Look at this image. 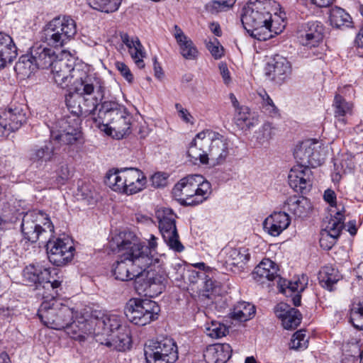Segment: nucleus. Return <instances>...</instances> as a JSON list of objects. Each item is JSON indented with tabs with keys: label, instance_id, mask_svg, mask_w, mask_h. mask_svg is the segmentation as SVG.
Returning a JSON list of instances; mask_svg holds the SVG:
<instances>
[{
	"label": "nucleus",
	"instance_id": "nucleus-55",
	"mask_svg": "<svg viewBox=\"0 0 363 363\" xmlns=\"http://www.w3.org/2000/svg\"><path fill=\"white\" fill-rule=\"evenodd\" d=\"M288 75L285 69H269L265 72L269 80L279 84H281Z\"/></svg>",
	"mask_w": 363,
	"mask_h": 363
},
{
	"label": "nucleus",
	"instance_id": "nucleus-11",
	"mask_svg": "<svg viewBox=\"0 0 363 363\" xmlns=\"http://www.w3.org/2000/svg\"><path fill=\"white\" fill-rule=\"evenodd\" d=\"M144 354L147 363H174L178 359L177 346L169 337L150 340L145 345Z\"/></svg>",
	"mask_w": 363,
	"mask_h": 363
},
{
	"label": "nucleus",
	"instance_id": "nucleus-54",
	"mask_svg": "<svg viewBox=\"0 0 363 363\" xmlns=\"http://www.w3.org/2000/svg\"><path fill=\"white\" fill-rule=\"evenodd\" d=\"M192 266L203 271V272H198L195 270H187V272L190 274L189 276L192 277V279H190V281L192 283L196 282L197 279H199L200 277H203L206 275V273H208L212 271V269L210 267L206 266L204 262H197L193 264Z\"/></svg>",
	"mask_w": 363,
	"mask_h": 363
},
{
	"label": "nucleus",
	"instance_id": "nucleus-6",
	"mask_svg": "<svg viewBox=\"0 0 363 363\" xmlns=\"http://www.w3.org/2000/svg\"><path fill=\"white\" fill-rule=\"evenodd\" d=\"M172 194L182 203L196 206L208 199L211 184L200 174L188 175L174 185Z\"/></svg>",
	"mask_w": 363,
	"mask_h": 363
},
{
	"label": "nucleus",
	"instance_id": "nucleus-28",
	"mask_svg": "<svg viewBox=\"0 0 363 363\" xmlns=\"http://www.w3.org/2000/svg\"><path fill=\"white\" fill-rule=\"evenodd\" d=\"M17 48L12 38L0 32V68H4L16 58Z\"/></svg>",
	"mask_w": 363,
	"mask_h": 363
},
{
	"label": "nucleus",
	"instance_id": "nucleus-50",
	"mask_svg": "<svg viewBox=\"0 0 363 363\" xmlns=\"http://www.w3.org/2000/svg\"><path fill=\"white\" fill-rule=\"evenodd\" d=\"M308 279L306 275L294 277L293 280L288 282L287 288L289 291L294 293H301L308 285Z\"/></svg>",
	"mask_w": 363,
	"mask_h": 363
},
{
	"label": "nucleus",
	"instance_id": "nucleus-53",
	"mask_svg": "<svg viewBox=\"0 0 363 363\" xmlns=\"http://www.w3.org/2000/svg\"><path fill=\"white\" fill-rule=\"evenodd\" d=\"M258 95L262 99V106L266 111H268L269 113H277V107L265 90L262 89L259 91Z\"/></svg>",
	"mask_w": 363,
	"mask_h": 363
},
{
	"label": "nucleus",
	"instance_id": "nucleus-51",
	"mask_svg": "<svg viewBox=\"0 0 363 363\" xmlns=\"http://www.w3.org/2000/svg\"><path fill=\"white\" fill-rule=\"evenodd\" d=\"M265 61L268 68H286L291 67L288 60L280 55L266 56Z\"/></svg>",
	"mask_w": 363,
	"mask_h": 363
},
{
	"label": "nucleus",
	"instance_id": "nucleus-15",
	"mask_svg": "<svg viewBox=\"0 0 363 363\" xmlns=\"http://www.w3.org/2000/svg\"><path fill=\"white\" fill-rule=\"evenodd\" d=\"M209 138L207 147L208 164L212 166L223 164L229 155V142L218 133L207 130Z\"/></svg>",
	"mask_w": 363,
	"mask_h": 363
},
{
	"label": "nucleus",
	"instance_id": "nucleus-24",
	"mask_svg": "<svg viewBox=\"0 0 363 363\" xmlns=\"http://www.w3.org/2000/svg\"><path fill=\"white\" fill-rule=\"evenodd\" d=\"M291 220L284 212H274L263 223L264 229L272 236L279 235L290 225Z\"/></svg>",
	"mask_w": 363,
	"mask_h": 363
},
{
	"label": "nucleus",
	"instance_id": "nucleus-17",
	"mask_svg": "<svg viewBox=\"0 0 363 363\" xmlns=\"http://www.w3.org/2000/svg\"><path fill=\"white\" fill-rule=\"evenodd\" d=\"M320 145L318 142L314 140H307L302 142L294 150V157L299 164L309 167H315L322 164L324 158L318 151Z\"/></svg>",
	"mask_w": 363,
	"mask_h": 363
},
{
	"label": "nucleus",
	"instance_id": "nucleus-29",
	"mask_svg": "<svg viewBox=\"0 0 363 363\" xmlns=\"http://www.w3.org/2000/svg\"><path fill=\"white\" fill-rule=\"evenodd\" d=\"M330 218H328L325 223V228L322 230L323 233H326L333 235L334 238H339L341 231L345 227V209L341 206V209L337 211L330 210Z\"/></svg>",
	"mask_w": 363,
	"mask_h": 363
},
{
	"label": "nucleus",
	"instance_id": "nucleus-33",
	"mask_svg": "<svg viewBox=\"0 0 363 363\" xmlns=\"http://www.w3.org/2000/svg\"><path fill=\"white\" fill-rule=\"evenodd\" d=\"M280 309L283 313L279 314L281 319L282 325L286 330H293L296 328L301 321V314L298 310L289 308L286 304H281Z\"/></svg>",
	"mask_w": 363,
	"mask_h": 363
},
{
	"label": "nucleus",
	"instance_id": "nucleus-1",
	"mask_svg": "<svg viewBox=\"0 0 363 363\" xmlns=\"http://www.w3.org/2000/svg\"><path fill=\"white\" fill-rule=\"evenodd\" d=\"M267 0H250L242 9L241 21L245 30L259 40H267L284 30V21L278 22L268 11Z\"/></svg>",
	"mask_w": 363,
	"mask_h": 363
},
{
	"label": "nucleus",
	"instance_id": "nucleus-20",
	"mask_svg": "<svg viewBox=\"0 0 363 363\" xmlns=\"http://www.w3.org/2000/svg\"><path fill=\"white\" fill-rule=\"evenodd\" d=\"M206 135L207 130L199 133L189 145L187 155L195 164L197 161L203 164H208L207 147L210 139Z\"/></svg>",
	"mask_w": 363,
	"mask_h": 363
},
{
	"label": "nucleus",
	"instance_id": "nucleus-18",
	"mask_svg": "<svg viewBox=\"0 0 363 363\" xmlns=\"http://www.w3.org/2000/svg\"><path fill=\"white\" fill-rule=\"evenodd\" d=\"M324 26L318 21H310L301 25L298 30L299 43L307 47H317L323 41Z\"/></svg>",
	"mask_w": 363,
	"mask_h": 363
},
{
	"label": "nucleus",
	"instance_id": "nucleus-47",
	"mask_svg": "<svg viewBox=\"0 0 363 363\" xmlns=\"http://www.w3.org/2000/svg\"><path fill=\"white\" fill-rule=\"evenodd\" d=\"M206 335L212 338H220L225 336L228 333V328L223 323L217 321H211L206 327Z\"/></svg>",
	"mask_w": 363,
	"mask_h": 363
},
{
	"label": "nucleus",
	"instance_id": "nucleus-26",
	"mask_svg": "<svg viewBox=\"0 0 363 363\" xmlns=\"http://www.w3.org/2000/svg\"><path fill=\"white\" fill-rule=\"evenodd\" d=\"M48 275L42 276L41 278V287L44 291L38 293L39 295L44 294L50 296V297L55 298L58 296V291L61 290V285L63 281L62 276H59L57 269H47Z\"/></svg>",
	"mask_w": 363,
	"mask_h": 363
},
{
	"label": "nucleus",
	"instance_id": "nucleus-52",
	"mask_svg": "<svg viewBox=\"0 0 363 363\" xmlns=\"http://www.w3.org/2000/svg\"><path fill=\"white\" fill-rule=\"evenodd\" d=\"M206 48L215 59H220L224 54V50L217 38H213L206 43Z\"/></svg>",
	"mask_w": 363,
	"mask_h": 363
},
{
	"label": "nucleus",
	"instance_id": "nucleus-5",
	"mask_svg": "<svg viewBox=\"0 0 363 363\" xmlns=\"http://www.w3.org/2000/svg\"><path fill=\"white\" fill-rule=\"evenodd\" d=\"M43 301L38 311V315L41 322L47 326L55 330L67 329V333L74 339L77 336L72 332L71 327L76 323L73 320L74 311L72 308L63 304L57 297L41 294Z\"/></svg>",
	"mask_w": 363,
	"mask_h": 363
},
{
	"label": "nucleus",
	"instance_id": "nucleus-16",
	"mask_svg": "<svg viewBox=\"0 0 363 363\" xmlns=\"http://www.w3.org/2000/svg\"><path fill=\"white\" fill-rule=\"evenodd\" d=\"M43 220H46L44 225L47 224L50 231L53 232L54 225L43 213L36 211L24 213V240L31 243H35L38 240L40 236L45 232L39 223Z\"/></svg>",
	"mask_w": 363,
	"mask_h": 363
},
{
	"label": "nucleus",
	"instance_id": "nucleus-31",
	"mask_svg": "<svg viewBox=\"0 0 363 363\" xmlns=\"http://www.w3.org/2000/svg\"><path fill=\"white\" fill-rule=\"evenodd\" d=\"M48 274L47 268H43L38 264H30L24 268V284L34 286V289L40 290V277H45Z\"/></svg>",
	"mask_w": 363,
	"mask_h": 363
},
{
	"label": "nucleus",
	"instance_id": "nucleus-8",
	"mask_svg": "<svg viewBox=\"0 0 363 363\" xmlns=\"http://www.w3.org/2000/svg\"><path fill=\"white\" fill-rule=\"evenodd\" d=\"M28 61L36 68H75L81 67L82 62L69 52L62 50L56 55L55 52L41 45L30 49Z\"/></svg>",
	"mask_w": 363,
	"mask_h": 363
},
{
	"label": "nucleus",
	"instance_id": "nucleus-39",
	"mask_svg": "<svg viewBox=\"0 0 363 363\" xmlns=\"http://www.w3.org/2000/svg\"><path fill=\"white\" fill-rule=\"evenodd\" d=\"M276 128L270 122H265L255 132L254 138L255 139L257 145L263 146L268 145L269 141L275 135Z\"/></svg>",
	"mask_w": 363,
	"mask_h": 363
},
{
	"label": "nucleus",
	"instance_id": "nucleus-57",
	"mask_svg": "<svg viewBox=\"0 0 363 363\" xmlns=\"http://www.w3.org/2000/svg\"><path fill=\"white\" fill-rule=\"evenodd\" d=\"M337 238H334L333 235L327 234L326 233L321 232L319 241L320 245L323 250H329L336 243Z\"/></svg>",
	"mask_w": 363,
	"mask_h": 363
},
{
	"label": "nucleus",
	"instance_id": "nucleus-62",
	"mask_svg": "<svg viewBox=\"0 0 363 363\" xmlns=\"http://www.w3.org/2000/svg\"><path fill=\"white\" fill-rule=\"evenodd\" d=\"M167 177L164 174L156 173L152 177V184L156 187L164 186L166 184Z\"/></svg>",
	"mask_w": 363,
	"mask_h": 363
},
{
	"label": "nucleus",
	"instance_id": "nucleus-3",
	"mask_svg": "<svg viewBox=\"0 0 363 363\" xmlns=\"http://www.w3.org/2000/svg\"><path fill=\"white\" fill-rule=\"evenodd\" d=\"M104 87L101 79L95 73L81 77L74 92L66 96V105L69 111L86 117L94 114L104 96Z\"/></svg>",
	"mask_w": 363,
	"mask_h": 363
},
{
	"label": "nucleus",
	"instance_id": "nucleus-58",
	"mask_svg": "<svg viewBox=\"0 0 363 363\" xmlns=\"http://www.w3.org/2000/svg\"><path fill=\"white\" fill-rule=\"evenodd\" d=\"M200 278L204 279L202 296L206 297L208 299H211L212 292L214 289L213 281L211 278H208V275H204L203 277H200Z\"/></svg>",
	"mask_w": 363,
	"mask_h": 363
},
{
	"label": "nucleus",
	"instance_id": "nucleus-41",
	"mask_svg": "<svg viewBox=\"0 0 363 363\" xmlns=\"http://www.w3.org/2000/svg\"><path fill=\"white\" fill-rule=\"evenodd\" d=\"M122 0H86L93 9L101 12L111 13L117 11Z\"/></svg>",
	"mask_w": 363,
	"mask_h": 363
},
{
	"label": "nucleus",
	"instance_id": "nucleus-49",
	"mask_svg": "<svg viewBox=\"0 0 363 363\" xmlns=\"http://www.w3.org/2000/svg\"><path fill=\"white\" fill-rule=\"evenodd\" d=\"M308 341L306 338L305 332L296 331L292 336L289 343V348L296 350H305L308 347Z\"/></svg>",
	"mask_w": 363,
	"mask_h": 363
},
{
	"label": "nucleus",
	"instance_id": "nucleus-40",
	"mask_svg": "<svg viewBox=\"0 0 363 363\" xmlns=\"http://www.w3.org/2000/svg\"><path fill=\"white\" fill-rule=\"evenodd\" d=\"M350 322L358 329L363 330V298H354L350 309Z\"/></svg>",
	"mask_w": 363,
	"mask_h": 363
},
{
	"label": "nucleus",
	"instance_id": "nucleus-2",
	"mask_svg": "<svg viewBox=\"0 0 363 363\" xmlns=\"http://www.w3.org/2000/svg\"><path fill=\"white\" fill-rule=\"evenodd\" d=\"M119 250H125L113 264L112 274L115 279L122 281L134 279V284L143 278L141 269L148 268L152 263L149 250L141 243L123 240L118 245Z\"/></svg>",
	"mask_w": 363,
	"mask_h": 363
},
{
	"label": "nucleus",
	"instance_id": "nucleus-48",
	"mask_svg": "<svg viewBox=\"0 0 363 363\" xmlns=\"http://www.w3.org/2000/svg\"><path fill=\"white\" fill-rule=\"evenodd\" d=\"M128 53L137 67L139 68L145 67L144 59L146 57L147 54L141 42L136 43V45L128 51Z\"/></svg>",
	"mask_w": 363,
	"mask_h": 363
},
{
	"label": "nucleus",
	"instance_id": "nucleus-30",
	"mask_svg": "<svg viewBox=\"0 0 363 363\" xmlns=\"http://www.w3.org/2000/svg\"><path fill=\"white\" fill-rule=\"evenodd\" d=\"M234 121L241 130H250L259 123V116L250 112L247 106H242L235 111Z\"/></svg>",
	"mask_w": 363,
	"mask_h": 363
},
{
	"label": "nucleus",
	"instance_id": "nucleus-7",
	"mask_svg": "<svg viewBox=\"0 0 363 363\" xmlns=\"http://www.w3.org/2000/svg\"><path fill=\"white\" fill-rule=\"evenodd\" d=\"M147 179L143 172L137 168L111 170L106 174L105 183L113 191L132 195L142 191Z\"/></svg>",
	"mask_w": 363,
	"mask_h": 363
},
{
	"label": "nucleus",
	"instance_id": "nucleus-22",
	"mask_svg": "<svg viewBox=\"0 0 363 363\" xmlns=\"http://www.w3.org/2000/svg\"><path fill=\"white\" fill-rule=\"evenodd\" d=\"M278 265L272 260L265 258L255 268L252 277L260 284H265L267 281H272L279 278Z\"/></svg>",
	"mask_w": 363,
	"mask_h": 363
},
{
	"label": "nucleus",
	"instance_id": "nucleus-34",
	"mask_svg": "<svg viewBox=\"0 0 363 363\" xmlns=\"http://www.w3.org/2000/svg\"><path fill=\"white\" fill-rule=\"evenodd\" d=\"M223 253L225 255V262L228 265L238 266L247 262L250 257L248 249L235 248L230 246H226L223 249Z\"/></svg>",
	"mask_w": 363,
	"mask_h": 363
},
{
	"label": "nucleus",
	"instance_id": "nucleus-14",
	"mask_svg": "<svg viewBox=\"0 0 363 363\" xmlns=\"http://www.w3.org/2000/svg\"><path fill=\"white\" fill-rule=\"evenodd\" d=\"M142 269L143 278L135 284V289L138 294H144L151 297L160 294L165 289L167 281V275L162 271Z\"/></svg>",
	"mask_w": 363,
	"mask_h": 363
},
{
	"label": "nucleus",
	"instance_id": "nucleus-59",
	"mask_svg": "<svg viewBox=\"0 0 363 363\" xmlns=\"http://www.w3.org/2000/svg\"><path fill=\"white\" fill-rule=\"evenodd\" d=\"M120 37L121 42L126 47L128 52L135 45L136 43L140 42L139 38L137 36H130L126 33H121Z\"/></svg>",
	"mask_w": 363,
	"mask_h": 363
},
{
	"label": "nucleus",
	"instance_id": "nucleus-45",
	"mask_svg": "<svg viewBox=\"0 0 363 363\" xmlns=\"http://www.w3.org/2000/svg\"><path fill=\"white\" fill-rule=\"evenodd\" d=\"M71 113V116H67L64 118H61L58 121L60 129H62V131L70 130V131H77L79 130L80 128V119L79 117L82 116V115H78L74 113Z\"/></svg>",
	"mask_w": 363,
	"mask_h": 363
},
{
	"label": "nucleus",
	"instance_id": "nucleus-63",
	"mask_svg": "<svg viewBox=\"0 0 363 363\" xmlns=\"http://www.w3.org/2000/svg\"><path fill=\"white\" fill-rule=\"evenodd\" d=\"M220 6L218 1H211L206 4L205 8L208 12L212 14H216L219 12H222Z\"/></svg>",
	"mask_w": 363,
	"mask_h": 363
},
{
	"label": "nucleus",
	"instance_id": "nucleus-32",
	"mask_svg": "<svg viewBox=\"0 0 363 363\" xmlns=\"http://www.w3.org/2000/svg\"><path fill=\"white\" fill-rule=\"evenodd\" d=\"M285 205L288 206V211L298 218L306 217L311 209L310 201L303 196H290Z\"/></svg>",
	"mask_w": 363,
	"mask_h": 363
},
{
	"label": "nucleus",
	"instance_id": "nucleus-43",
	"mask_svg": "<svg viewBox=\"0 0 363 363\" xmlns=\"http://www.w3.org/2000/svg\"><path fill=\"white\" fill-rule=\"evenodd\" d=\"M57 146L51 140L44 147L37 150L32 156V159L36 161L48 162L50 161L53 156L57 153Z\"/></svg>",
	"mask_w": 363,
	"mask_h": 363
},
{
	"label": "nucleus",
	"instance_id": "nucleus-10",
	"mask_svg": "<svg viewBox=\"0 0 363 363\" xmlns=\"http://www.w3.org/2000/svg\"><path fill=\"white\" fill-rule=\"evenodd\" d=\"M160 308L149 299L131 298L125 308L128 320L136 325L143 326L158 318Z\"/></svg>",
	"mask_w": 363,
	"mask_h": 363
},
{
	"label": "nucleus",
	"instance_id": "nucleus-42",
	"mask_svg": "<svg viewBox=\"0 0 363 363\" xmlns=\"http://www.w3.org/2000/svg\"><path fill=\"white\" fill-rule=\"evenodd\" d=\"M131 116L128 113L127 116H124L120 121H116L115 124H113L106 133L108 135H111L112 132L116 133V136L118 138H123L125 135L130 133V125H131Z\"/></svg>",
	"mask_w": 363,
	"mask_h": 363
},
{
	"label": "nucleus",
	"instance_id": "nucleus-38",
	"mask_svg": "<svg viewBox=\"0 0 363 363\" xmlns=\"http://www.w3.org/2000/svg\"><path fill=\"white\" fill-rule=\"evenodd\" d=\"M333 106L334 115L340 121L345 123L344 117L347 114H352L353 104L347 101L341 95L336 94L334 98Z\"/></svg>",
	"mask_w": 363,
	"mask_h": 363
},
{
	"label": "nucleus",
	"instance_id": "nucleus-61",
	"mask_svg": "<svg viewBox=\"0 0 363 363\" xmlns=\"http://www.w3.org/2000/svg\"><path fill=\"white\" fill-rule=\"evenodd\" d=\"M175 108L178 112L179 116L186 123H194L193 116L187 109L183 108L180 104H175Z\"/></svg>",
	"mask_w": 363,
	"mask_h": 363
},
{
	"label": "nucleus",
	"instance_id": "nucleus-25",
	"mask_svg": "<svg viewBox=\"0 0 363 363\" xmlns=\"http://www.w3.org/2000/svg\"><path fill=\"white\" fill-rule=\"evenodd\" d=\"M22 108H10L8 113L0 115V137L18 130L21 125V111Z\"/></svg>",
	"mask_w": 363,
	"mask_h": 363
},
{
	"label": "nucleus",
	"instance_id": "nucleus-64",
	"mask_svg": "<svg viewBox=\"0 0 363 363\" xmlns=\"http://www.w3.org/2000/svg\"><path fill=\"white\" fill-rule=\"evenodd\" d=\"M69 177L70 172L68 167L67 165L62 166L58 172V179L61 180V182L63 184Z\"/></svg>",
	"mask_w": 363,
	"mask_h": 363
},
{
	"label": "nucleus",
	"instance_id": "nucleus-37",
	"mask_svg": "<svg viewBox=\"0 0 363 363\" xmlns=\"http://www.w3.org/2000/svg\"><path fill=\"white\" fill-rule=\"evenodd\" d=\"M330 22L336 28H349L352 24L350 14L340 7H334L330 10Z\"/></svg>",
	"mask_w": 363,
	"mask_h": 363
},
{
	"label": "nucleus",
	"instance_id": "nucleus-56",
	"mask_svg": "<svg viewBox=\"0 0 363 363\" xmlns=\"http://www.w3.org/2000/svg\"><path fill=\"white\" fill-rule=\"evenodd\" d=\"M186 272L185 263L180 262L172 264V270L169 272V274L173 279L179 281L184 279Z\"/></svg>",
	"mask_w": 363,
	"mask_h": 363
},
{
	"label": "nucleus",
	"instance_id": "nucleus-36",
	"mask_svg": "<svg viewBox=\"0 0 363 363\" xmlns=\"http://www.w3.org/2000/svg\"><path fill=\"white\" fill-rule=\"evenodd\" d=\"M255 314V307L253 304L240 301L233 308L230 313L231 318L240 322H245L251 319Z\"/></svg>",
	"mask_w": 363,
	"mask_h": 363
},
{
	"label": "nucleus",
	"instance_id": "nucleus-4",
	"mask_svg": "<svg viewBox=\"0 0 363 363\" xmlns=\"http://www.w3.org/2000/svg\"><path fill=\"white\" fill-rule=\"evenodd\" d=\"M121 326V317L115 313L102 310L85 308L82 315L72 327V332L77 334L74 339L84 341L87 336H110Z\"/></svg>",
	"mask_w": 363,
	"mask_h": 363
},
{
	"label": "nucleus",
	"instance_id": "nucleus-19",
	"mask_svg": "<svg viewBox=\"0 0 363 363\" xmlns=\"http://www.w3.org/2000/svg\"><path fill=\"white\" fill-rule=\"evenodd\" d=\"M289 186L297 193L305 194L312 186V171L310 167L296 164L294 166L288 175Z\"/></svg>",
	"mask_w": 363,
	"mask_h": 363
},
{
	"label": "nucleus",
	"instance_id": "nucleus-13",
	"mask_svg": "<svg viewBox=\"0 0 363 363\" xmlns=\"http://www.w3.org/2000/svg\"><path fill=\"white\" fill-rule=\"evenodd\" d=\"M46 250L49 261L57 267L70 262L75 252L72 241L67 237L50 239L46 244Z\"/></svg>",
	"mask_w": 363,
	"mask_h": 363
},
{
	"label": "nucleus",
	"instance_id": "nucleus-27",
	"mask_svg": "<svg viewBox=\"0 0 363 363\" xmlns=\"http://www.w3.org/2000/svg\"><path fill=\"white\" fill-rule=\"evenodd\" d=\"M232 351L229 344H214L206 348L203 356L208 363H225L230 358Z\"/></svg>",
	"mask_w": 363,
	"mask_h": 363
},
{
	"label": "nucleus",
	"instance_id": "nucleus-35",
	"mask_svg": "<svg viewBox=\"0 0 363 363\" xmlns=\"http://www.w3.org/2000/svg\"><path fill=\"white\" fill-rule=\"evenodd\" d=\"M342 276L340 274L337 269L332 267L331 266L323 267L319 272V282L320 285L329 290L334 289V285L340 280Z\"/></svg>",
	"mask_w": 363,
	"mask_h": 363
},
{
	"label": "nucleus",
	"instance_id": "nucleus-9",
	"mask_svg": "<svg viewBox=\"0 0 363 363\" xmlns=\"http://www.w3.org/2000/svg\"><path fill=\"white\" fill-rule=\"evenodd\" d=\"M77 33L75 21L69 16L53 18L44 28L41 40L47 45L59 48L69 41Z\"/></svg>",
	"mask_w": 363,
	"mask_h": 363
},
{
	"label": "nucleus",
	"instance_id": "nucleus-21",
	"mask_svg": "<svg viewBox=\"0 0 363 363\" xmlns=\"http://www.w3.org/2000/svg\"><path fill=\"white\" fill-rule=\"evenodd\" d=\"M172 33L179 46L181 55L189 60H196L199 54L196 46L177 25H174Z\"/></svg>",
	"mask_w": 363,
	"mask_h": 363
},
{
	"label": "nucleus",
	"instance_id": "nucleus-12",
	"mask_svg": "<svg viewBox=\"0 0 363 363\" xmlns=\"http://www.w3.org/2000/svg\"><path fill=\"white\" fill-rule=\"evenodd\" d=\"M156 214L159 221V230L164 241L174 251L182 252L184 247L179 240L176 226L177 215L168 208L158 210Z\"/></svg>",
	"mask_w": 363,
	"mask_h": 363
},
{
	"label": "nucleus",
	"instance_id": "nucleus-44",
	"mask_svg": "<svg viewBox=\"0 0 363 363\" xmlns=\"http://www.w3.org/2000/svg\"><path fill=\"white\" fill-rule=\"evenodd\" d=\"M72 69H52L51 74L55 83L62 89L69 86L73 79Z\"/></svg>",
	"mask_w": 363,
	"mask_h": 363
},
{
	"label": "nucleus",
	"instance_id": "nucleus-46",
	"mask_svg": "<svg viewBox=\"0 0 363 363\" xmlns=\"http://www.w3.org/2000/svg\"><path fill=\"white\" fill-rule=\"evenodd\" d=\"M79 134V130L77 131H62V129L59 130V133L55 135H52V140L57 146L59 143H63L65 145H69L74 143Z\"/></svg>",
	"mask_w": 363,
	"mask_h": 363
},
{
	"label": "nucleus",
	"instance_id": "nucleus-23",
	"mask_svg": "<svg viewBox=\"0 0 363 363\" xmlns=\"http://www.w3.org/2000/svg\"><path fill=\"white\" fill-rule=\"evenodd\" d=\"M118 103L114 101H104L99 110L97 118H94L96 125L107 132L108 127L119 113V108H123Z\"/></svg>",
	"mask_w": 363,
	"mask_h": 363
},
{
	"label": "nucleus",
	"instance_id": "nucleus-60",
	"mask_svg": "<svg viewBox=\"0 0 363 363\" xmlns=\"http://www.w3.org/2000/svg\"><path fill=\"white\" fill-rule=\"evenodd\" d=\"M324 200L328 203L332 208L330 210L337 211L341 209L340 206H337L336 203V194L334 191L331 189H327L324 192Z\"/></svg>",
	"mask_w": 363,
	"mask_h": 363
}]
</instances>
